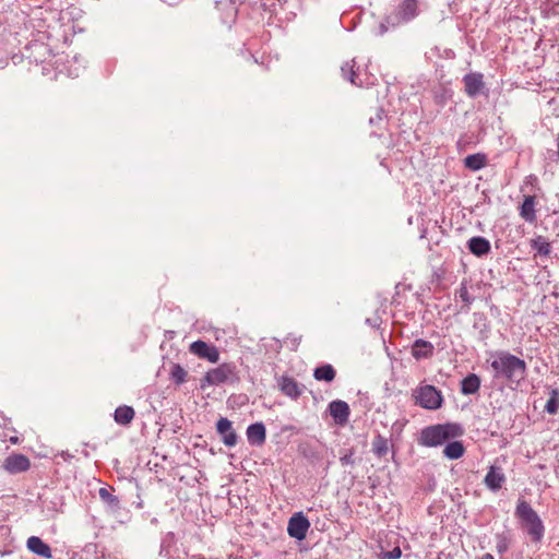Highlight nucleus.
I'll list each match as a JSON object with an SVG mask.
<instances>
[{
    "instance_id": "17",
    "label": "nucleus",
    "mask_w": 559,
    "mask_h": 559,
    "mask_svg": "<svg viewBox=\"0 0 559 559\" xmlns=\"http://www.w3.org/2000/svg\"><path fill=\"white\" fill-rule=\"evenodd\" d=\"M280 388L285 395L292 399H297L301 394V390L297 381L290 377H282Z\"/></svg>"
},
{
    "instance_id": "23",
    "label": "nucleus",
    "mask_w": 559,
    "mask_h": 559,
    "mask_svg": "<svg viewBox=\"0 0 559 559\" xmlns=\"http://www.w3.org/2000/svg\"><path fill=\"white\" fill-rule=\"evenodd\" d=\"M480 380L478 376L472 373L462 380L461 391L464 394H474L479 390Z\"/></svg>"
},
{
    "instance_id": "22",
    "label": "nucleus",
    "mask_w": 559,
    "mask_h": 559,
    "mask_svg": "<svg viewBox=\"0 0 559 559\" xmlns=\"http://www.w3.org/2000/svg\"><path fill=\"white\" fill-rule=\"evenodd\" d=\"M399 14L403 21H409L417 15V1L404 0L400 7Z\"/></svg>"
},
{
    "instance_id": "1",
    "label": "nucleus",
    "mask_w": 559,
    "mask_h": 559,
    "mask_svg": "<svg viewBox=\"0 0 559 559\" xmlns=\"http://www.w3.org/2000/svg\"><path fill=\"white\" fill-rule=\"evenodd\" d=\"M495 378H502L509 384H519L526 374V362L507 352L499 353L490 364Z\"/></svg>"
},
{
    "instance_id": "5",
    "label": "nucleus",
    "mask_w": 559,
    "mask_h": 559,
    "mask_svg": "<svg viewBox=\"0 0 559 559\" xmlns=\"http://www.w3.org/2000/svg\"><path fill=\"white\" fill-rule=\"evenodd\" d=\"M235 379H237L236 366L225 362L205 373L201 388L205 385H219L227 381H234Z\"/></svg>"
},
{
    "instance_id": "13",
    "label": "nucleus",
    "mask_w": 559,
    "mask_h": 559,
    "mask_svg": "<svg viewBox=\"0 0 559 559\" xmlns=\"http://www.w3.org/2000/svg\"><path fill=\"white\" fill-rule=\"evenodd\" d=\"M247 438L252 445H262L266 439L265 427L262 423H255L248 427Z\"/></svg>"
},
{
    "instance_id": "30",
    "label": "nucleus",
    "mask_w": 559,
    "mask_h": 559,
    "mask_svg": "<svg viewBox=\"0 0 559 559\" xmlns=\"http://www.w3.org/2000/svg\"><path fill=\"white\" fill-rule=\"evenodd\" d=\"M99 497L102 498V500L108 502L109 504H119V499L116 496H112L106 488L99 489Z\"/></svg>"
},
{
    "instance_id": "10",
    "label": "nucleus",
    "mask_w": 559,
    "mask_h": 559,
    "mask_svg": "<svg viewBox=\"0 0 559 559\" xmlns=\"http://www.w3.org/2000/svg\"><path fill=\"white\" fill-rule=\"evenodd\" d=\"M216 429L225 445L230 448L236 445L237 433L233 429V424L229 419L222 417L216 424Z\"/></svg>"
},
{
    "instance_id": "9",
    "label": "nucleus",
    "mask_w": 559,
    "mask_h": 559,
    "mask_svg": "<svg viewBox=\"0 0 559 559\" xmlns=\"http://www.w3.org/2000/svg\"><path fill=\"white\" fill-rule=\"evenodd\" d=\"M465 93L469 97H475L485 87L484 75L481 73L472 72L463 78Z\"/></svg>"
},
{
    "instance_id": "12",
    "label": "nucleus",
    "mask_w": 559,
    "mask_h": 559,
    "mask_svg": "<svg viewBox=\"0 0 559 559\" xmlns=\"http://www.w3.org/2000/svg\"><path fill=\"white\" fill-rule=\"evenodd\" d=\"M485 485L496 491L502 487V484L506 481V476L502 473L501 468L496 466H490L488 473L485 476Z\"/></svg>"
},
{
    "instance_id": "14",
    "label": "nucleus",
    "mask_w": 559,
    "mask_h": 559,
    "mask_svg": "<svg viewBox=\"0 0 559 559\" xmlns=\"http://www.w3.org/2000/svg\"><path fill=\"white\" fill-rule=\"evenodd\" d=\"M433 349L435 347L430 342L418 338L414 342L412 346V355L417 360L423 358H429L432 356Z\"/></svg>"
},
{
    "instance_id": "31",
    "label": "nucleus",
    "mask_w": 559,
    "mask_h": 559,
    "mask_svg": "<svg viewBox=\"0 0 559 559\" xmlns=\"http://www.w3.org/2000/svg\"><path fill=\"white\" fill-rule=\"evenodd\" d=\"M342 72H343L344 78L349 80L353 84H356V80L355 79H356L357 75L355 73L353 64L346 63L344 67H342Z\"/></svg>"
},
{
    "instance_id": "32",
    "label": "nucleus",
    "mask_w": 559,
    "mask_h": 559,
    "mask_svg": "<svg viewBox=\"0 0 559 559\" xmlns=\"http://www.w3.org/2000/svg\"><path fill=\"white\" fill-rule=\"evenodd\" d=\"M402 556V550L400 547L393 548L391 551H386L383 554L382 559H399Z\"/></svg>"
},
{
    "instance_id": "33",
    "label": "nucleus",
    "mask_w": 559,
    "mask_h": 559,
    "mask_svg": "<svg viewBox=\"0 0 559 559\" xmlns=\"http://www.w3.org/2000/svg\"><path fill=\"white\" fill-rule=\"evenodd\" d=\"M460 296L464 301L469 302L468 292L465 287L461 289Z\"/></svg>"
},
{
    "instance_id": "3",
    "label": "nucleus",
    "mask_w": 559,
    "mask_h": 559,
    "mask_svg": "<svg viewBox=\"0 0 559 559\" xmlns=\"http://www.w3.org/2000/svg\"><path fill=\"white\" fill-rule=\"evenodd\" d=\"M463 428L454 423L432 425L421 430L419 443L425 447H438L463 436Z\"/></svg>"
},
{
    "instance_id": "28",
    "label": "nucleus",
    "mask_w": 559,
    "mask_h": 559,
    "mask_svg": "<svg viewBox=\"0 0 559 559\" xmlns=\"http://www.w3.org/2000/svg\"><path fill=\"white\" fill-rule=\"evenodd\" d=\"M558 408H559L558 392H557V390H552L550 393V397L545 405V411L548 414L554 415L558 412Z\"/></svg>"
},
{
    "instance_id": "26",
    "label": "nucleus",
    "mask_w": 559,
    "mask_h": 559,
    "mask_svg": "<svg viewBox=\"0 0 559 559\" xmlns=\"http://www.w3.org/2000/svg\"><path fill=\"white\" fill-rule=\"evenodd\" d=\"M532 248L542 255H548L550 253V243L542 236L532 240Z\"/></svg>"
},
{
    "instance_id": "16",
    "label": "nucleus",
    "mask_w": 559,
    "mask_h": 559,
    "mask_svg": "<svg viewBox=\"0 0 559 559\" xmlns=\"http://www.w3.org/2000/svg\"><path fill=\"white\" fill-rule=\"evenodd\" d=\"M536 200L533 195H525L523 203L520 207V216L528 223H534L536 221V211H535Z\"/></svg>"
},
{
    "instance_id": "18",
    "label": "nucleus",
    "mask_w": 559,
    "mask_h": 559,
    "mask_svg": "<svg viewBox=\"0 0 559 559\" xmlns=\"http://www.w3.org/2000/svg\"><path fill=\"white\" fill-rule=\"evenodd\" d=\"M468 249L477 257H481L489 252L490 243L484 237H473L468 240Z\"/></svg>"
},
{
    "instance_id": "15",
    "label": "nucleus",
    "mask_w": 559,
    "mask_h": 559,
    "mask_svg": "<svg viewBox=\"0 0 559 559\" xmlns=\"http://www.w3.org/2000/svg\"><path fill=\"white\" fill-rule=\"evenodd\" d=\"M26 545L32 552L40 557L47 559H50L52 557L50 547L37 536H31L27 539Z\"/></svg>"
},
{
    "instance_id": "29",
    "label": "nucleus",
    "mask_w": 559,
    "mask_h": 559,
    "mask_svg": "<svg viewBox=\"0 0 559 559\" xmlns=\"http://www.w3.org/2000/svg\"><path fill=\"white\" fill-rule=\"evenodd\" d=\"M498 538V542H497V551L502 555L504 554L508 549H509V546H510V539L507 535L504 534H501V535H498L497 536Z\"/></svg>"
},
{
    "instance_id": "2",
    "label": "nucleus",
    "mask_w": 559,
    "mask_h": 559,
    "mask_svg": "<svg viewBox=\"0 0 559 559\" xmlns=\"http://www.w3.org/2000/svg\"><path fill=\"white\" fill-rule=\"evenodd\" d=\"M515 516L519 519L521 527L527 533L531 540L535 544L542 542L545 535V526L537 512L531 504L521 499L515 508Z\"/></svg>"
},
{
    "instance_id": "34",
    "label": "nucleus",
    "mask_w": 559,
    "mask_h": 559,
    "mask_svg": "<svg viewBox=\"0 0 559 559\" xmlns=\"http://www.w3.org/2000/svg\"><path fill=\"white\" fill-rule=\"evenodd\" d=\"M9 441H10L12 444H17V443L20 442V439H19V437H16V436H11V437L9 438Z\"/></svg>"
},
{
    "instance_id": "11",
    "label": "nucleus",
    "mask_w": 559,
    "mask_h": 559,
    "mask_svg": "<svg viewBox=\"0 0 559 559\" xmlns=\"http://www.w3.org/2000/svg\"><path fill=\"white\" fill-rule=\"evenodd\" d=\"M329 411L335 423L343 426L348 421L349 406L346 402L336 400L330 403Z\"/></svg>"
},
{
    "instance_id": "8",
    "label": "nucleus",
    "mask_w": 559,
    "mask_h": 559,
    "mask_svg": "<svg viewBox=\"0 0 559 559\" xmlns=\"http://www.w3.org/2000/svg\"><path fill=\"white\" fill-rule=\"evenodd\" d=\"M190 352L198 356L209 360L210 362H217L219 360V352L215 346L209 345L203 341H195L190 345Z\"/></svg>"
},
{
    "instance_id": "6",
    "label": "nucleus",
    "mask_w": 559,
    "mask_h": 559,
    "mask_svg": "<svg viewBox=\"0 0 559 559\" xmlns=\"http://www.w3.org/2000/svg\"><path fill=\"white\" fill-rule=\"evenodd\" d=\"M310 522L302 513H295L288 521L287 532L290 537L298 540L306 538Z\"/></svg>"
},
{
    "instance_id": "27",
    "label": "nucleus",
    "mask_w": 559,
    "mask_h": 559,
    "mask_svg": "<svg viewBox=\"0 0 559 559\" xmlns=\"http://www.w3.org/2000/svg\"><path fill=\"white\" fill-rule=\"evenodd\" d=\"M187 371L180 365H174L170 371L171 379L175 383L181 384L186 382Z\"/></svg>"
},
{
    "instance_id": "24",
    "label": "nucleus",
    "mask_w": 559,
    "mask_h": 559,
    "mask_svg": "<svg viewBox=\"0 0 559 559\" xmlns=\"http://www.w3.org/2000/svg\"><path fill=\"white\" fill-rule=\"evenodd\" d=\"M336 372L331 365H323L314 369L313 377L318 381L332 382L335 379Z\"/></svg>"
},
{
    "instance_id": "20",
    "label": "nucleus",
    "mask_w": 559,
    "mask_h": 559,
    "mask_svg": "<svg viewBox=\"0 0 559 559\" xmlns=\"http://www.w3.org/2000/svg\"><path fill=\"white\" fill-rule=\"evenodd\" d=\"M134 409L131 406L122 405L115 411V421L119 425H128L134 418Z\"/></svg>"
},
{
    "instance_id": "19",
    "label": "nucleus",
    "mask_w": 559,
    "mask_h": 559,
    "mask_svg": "<svg viewBox=\"0 0 559 559\" xmlns=\"http://www.w3.org/2000/svg\"><path fill=\"white\" fill-rule=\"evenodd\" d=\"M487 164V157L485 154L476 153L472 155H467L464 158V166L473 171L479 170L484 168Z\"/></svg>"
},
{
    "instance_id": "4",
    "label": "nucleus",
    "mask_w": 559,
    "mask_h": 559,
    "mask_svg": "<svg viewBox=\"0 0 559 559\" xmlns=\"http://www.w3.org/2000/svg\"><path fill=\"white\" fill-rule=\"evenodd\" d=\"M415 404L425 409L435 411L441 407L443 399L441 392L433 385H420L413 391Z\"/></svg>"
},
{
    "instance_id": "21",
    "label": "nucleus",
    "mask_w": 559,
    "mask_h": 559,
    "mask_svg": "<svg viewBox=\"0 0 559 559\" xmlns=\"http://www.w3.org/2000/svg\"><path fill=\"white\" fill-rule=\"evenodd\" d=\"M465 453V448L461 441L449 442L443 449V454L450 460H457Z\"/></svg>"
},
{
    "instance_id": "7",
    "label": "nucleus",
    "mask_w": 559,
    "mask_h": 559,
    "mask_svg": "<svg viewBox=\"0 0 559 559\" xmlns=\"http://www.w3.org/2000/svg\"><path fill=\"white\" fill-rule=\"evenodd\" d=\"M2 467L9 474H19L31 468V461L24 454L13 453L4 459Z\"/></svg>"
},
{
    "instance_id": "35",
    "label": "nucleus",
    "mask_w": 559,
    "mask_h": 559,
    "mask_svg": "<svg viewBox=\"0 0 559 559\" xmlns=\"http://www.w3.org/2000/svg\"><path fill=\"white\" fill-rule=\"evenodd\" d=\"M479 559H495L491 554H485Z\"/></svg>"
},
{
    "instance_id": "25",
    "label": "nucleus",
    "mask_w": 559,
    "mask_h": 559,
    "mask_svg": "<svg viewBox=\"0 0 559 559\" xmlns=\"http://www.w3.org/2000/svg\"><path fill=\"white\" fill-rule=\"evenodd\" d=\"M372 451L378 456L385 455L388 452V440L380 435L374 437L372 440Z\"/></svg>"
}]
</instances>
